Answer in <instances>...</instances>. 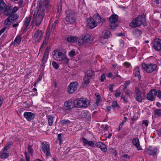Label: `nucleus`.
Returning a JSON list of instances; mask_svg holds the SVG:
<instances>
[{
	"mask_svg": "<svg viewBox=\"0 0 161 161\" xmlns=\"http://www.w3.org/2000/svg\"><path fill=\"white\" fill-rule=\"evenodd\" d=\"M49 3V0H44L42 2H39V9L35 11L32 21V22L36 21L35 25L36 26H39L42 21L44 15L45 9L48 8Z\"/></svg>",
	"mask_w": 161,
	"mask_h": 161,
	"instance_id": "f257e3e1",
	"label": "nucleus"
},
{
	"mask_svg": "<svg viewBox=\"0 0 161 161\" xmlns=\"http://www.w3.org/2000/svg\"><path fill=\"white\" fill-rule=\"evenodd\" d=\"M142 25L144 26L147 25L145 16L144 15H140L134 19L130 24L131 27H136Z\"/></svg>",
	"mask_w": 161,
	"mask_h": 161,
	"instance_id": "f03ea898",
	"label": "nucleus"
},
{
	"mask_svg": "<svg viewBox=\"0 0 161 161\" xmlns=\"http://www.w3.org/2000/svg\"><path fill=\"white\" fill-rule=\"evenodd\" d=\"M66 16L65 20L67 24H73L75 21L76 16L74 10L71 9L66 10L65 11Z\"/></svg>",
	"mask_w": 161,
	"mask_h": 161,
	"instance_id": "7ed1b4c3",
	"label": "nucleus"
},
{
	"mask_svg": "<svg viewBox=\"0 0 161 161\" xmlns=\"http://www.w3.org/2000/svg\"><path fill=\"white\" fill-rule=\"evenodd\" d=\"M40 148L43 152L45 153L46 157L48 158L50 154L49 143L48 142H42Z\"/></svg>",
	"mask_w": 161,
	"mask_h": 161,
	"instance_id": "20e7f679",
	"label": "nucleus"
},
{
	"mask_svg": "<svg viewBox=\"0 0 161 161\" xmlns=\"http://www.w3.org/2000/svg\"><path fill=\"white\" fill-rule=\"evenodd\" d=\"M157 65L155 64H147L143 63L142 65V68L146 70L147 73H151L154 71L156 68Z\"/></svg>",
	"mask_w": 161,
	"mask_h": 161,
	"instance_id": "39448f33",
	"label": "nucleus"
},
{
	"mask_svg": "<svg viewBox=\"0 0 161 161\" xmlns=\"http://www.w3.org/2000/svg\"><path fill=\"white\" fill-rule=\"evenodd\" d=\"M78 87V83L77 81L71 82L67 88V92L71 94L76 91Z\"/></svg>",
	"mask_w": 161,
	"mask_h": 161,
	"instance_id": "423d86ee",
	"label": "nucleus"
},
{
	"mask_svg": "<svg viewBox=\"0 0 161 161\" xmlns=\"http://www.w3.org/2000/svg\"><path fill=\"white\" fill-rule=\"evenodd\" d=\"M152 47L157 51L161 50V40L159 39H154L152 42Z\"/></svg>",
	"mask_w": 161,
	"mask_h": 161,
	"instance_id": "0eeeda50",
	"label": "nucleus"
},
{
	"mask_svg": "<svg viewBox=\"0 0 161 161\" xmlns=\"http://www.w3.org/2000/svg\"><path fill=\"white\" fill-rule=\"evenodd\" d=\"M42 36V31L38 30L35 32L33 40L36 42H39L41 40Z\"/></svg>",
	"mask_w": 161,
	"mask_h": 161,
	"instance_id": "6e6552de",
	"label": "nucleus"
},
{
	"mask_svg": "<svg viewBox=\"0 0 161 161\" xmlns=\"http://www.w3.org/2000/svg\"><path fill=\"white\" fill-rule=\"evenodd\" d=\"M79 114V117L80 119H86L89 120H90L91 119V114L88 111H80Z\"/></svg>",
	"mask_w": 161,
	"mask_h": 161,
	"instance_id": "1a4fd4ad",
	"label": "nucleus"
},
{
	"mask_svg": "<svg viewBox=\"0 0 161 161\" xmlns=\"http://www.w3.org/2000/svg\"><path fill=\"white\" fill-rule=\"evenodd\" d=\"M94 19L92 18L87 19V26L91 29L93 28L97 25V20H95Z\"/></svg>",
	"mask_w": 161,
	"mask_h": 161,
	"instance_id": "9d476101",
	"label": "nucleus"
},
{
	"mask_svg": "<svg viewBox=\"0 0 161 161\" xmlns=\"http://www.w3.org/2000/svg\"><path fill=\"white\" fill-rule=\"evenodd\" d=\"M156 91L154 89H152L147 94V99L150 101H153L156 96Z\"/></svg>",
	"mask_w": 161,
	"mask_h": 161,
	"instance_id": "9b49d317",
	"label": "nucleus"
},
{
	"mask_svg": "<svg viewBox=\"0 0 161 161\" xmlns=\"http://www.w3.org/2000/svg\"><path fill=\"white\" fill-rule=\"evenodd\" d=\"M135 93L136 94V100L140 103L142 102V93L140 89L138 87H136L135 88Z\"/></svg>",
	"mask_w": 161,
	"mask_h": 161,
	"instance_id": "f8f14e48",
	"label": "nucleus"
},
{
	"mask_svg": "<svg viewBox=\"0 0 161 161\" xmlns=\"http://www.w3.org/2000/svg\"><path fill=\"white\" fill-rule=\"evenodd\" d=\"M24 116L26 119L29 121L33 119L35 117V114L31 112H25Z\"/></svg>",
	"mask_w": 161,
	"mask_h": 161,
	"instance_id": "ddd939ff",
	"label": "nucleus"
},
{
	"mask_svg": "<svg viewBox=\"0 0 161 161\" xmlns=\"http://www.w3.org/2000/svg\"><path fill=\"white\" fill-rule=\"evenodd\" d=\"M82 140L83 141L84 146H87L92 147H94L95 146L96 142L95 143L93 141L88 140L84 137H83Z\"/></svg>",
	"mask_w": 161,
	"mask_h": 161,
	"instance_id": "4468645a",
	"label": "nucleus"
},
{
	"mask_svg": "<svg viewBox=\"0 0 161 161\" xmlns=\"http://www.w3.org/2000/svg\"><path fill=\"white\" fill-rule=\"evenodd\" d=\"M11 5L8 4L6 6L5 10L3 11V14L6 16H8L10 14H12Z\"/></svg>",
	"mask_w": 161,
	"mask_h": 161,
	"instance_id": "2eb2a0df",
	"label": "nucleus"
},
{
	"mask_svg": "<svg viewBox=\"0 0 161 161\" xmlns=\"http://www.w3.org/2000/svg\"><path fill=\"white\" fill-rule=\"evenodd\" d=\"M95 146L99 148L103 152H105L107 150L106 145L102 142H96Z\"/></svg>",
	"mask_w": 161,
	"mask_h": 161,
	"instance_id": "dca6fc26",
	"label": "nucleus"
},
{
	"mask_svg": "<svg viewBox=\"0 0 161 161\" xmlns=\"http://www.w3.org/2000/svg\"><path fill=\"white\" fill-rule=\"evenodd\" d=\"M31 19V17L28 18L26 17L25 19L24 26L22 28L23 31L25 32H26V29L29 26Z\"/></svg>",
	"mask_w": 161,
	"mask_h": 161,
	"instance_id": "f3484780",
	"label": "nucleus"
},
{
	"mask_svg": "<svg viewBox=\"0 0 161 161\" xmlns=\"http://www.w3.org/2000/svg\"><path fill=\"white\" fill-rule=\"evenodd\" d=\"M146 152L150 155L153 156L156 154L157 149L156 148H152L150 147L149 148H147Z\"/></svg>",
	"mask_w": 161,
	"mask_h": 161,
	"instance_id": "a211bd4d",
	"label": "nucleus"
},
{
	"mask_svg": "<svg viewBox=\"0 0 161 161\" xmlns=\"http://www.w3.org/2000/svg\"><path fill=\"white\" fill-rule=\"evenodd\" d=\"M133 144L139 150L142 149L141 147L140 146L139 139L138 138H136L133 139L132 141Z\"/></svg>",
	"mask_w": 161,
	"mask_h": 161,
	"instance_id": "6ab92c4d",
	"label": "nucleus"
},
{
	"mask_svg": "<svg viewBox=\"0 0 161 161\" xmlns=\"http://www.w3.org/2000/svg\"><path fill=\"white\" fill-rule=\"evenodd\" d=\"M81 37L83 38L85 43H91L92 41L91 40V36L90 35L86 34L81 36Z\"/></svg>",
	"mask_w": 161,
	"mask_h": 161,
	"instance_id": "aec40b11",
	"label": "nucleus"
},
{
	"mask_svg": "<svg viewBox=\"0 0 161 161\" xmlns=\"http://www.w3.org/2000/svg\"><path fill=\"white\" fill-rule=\"evenodd\" d=\"M64 105L66 107V109L67 110H70L72 108L75 107V105L74 103V102H65L64 103Z\"/></svg>",
	"mask_w": 161,
	"mask_h": 161,
	"instance_id": "412c9836",
	"label": "nucleus"
},
{
	"mask_svg": "<svg viewBox=\"0 0 161 161\" xmlns=\"http://www.w3.org/2000/svg\"><path fill=\"white\" fill-rule=\"evenodd\" d=\"M118 19V16L116 14H113L109 18V20L110 23H116Z\"/></svg>",
	"mask_w": 161,
	"mask_h": 161,
	"instance_id": "4be33fe9",
	"label": "nucleus"
},
{
	"mask_svg": "<svg viewBox=\"0 0 161 161\" xmlns=\"http://www.w3.org/2000/svg\"><path fill=\"white\" fill-rule=\"evenodd\" d=\"M82 102V98L74 100V105H75V107L76 108H80L82 105H81Z\"/></svg>",
	"mask_w": 161,
	"mask_h": 161,
	"instance_id": "5701e85b",
	"label": "nucleus"
},
{
	"mask_svg": "<svg viewBox=\"0 0 161 161\" xmlns=\"http://www.w3.org/2000/svg\"><path fill=\"white\" fill-rule=\"evenodd\" d=\"M85 76H86V77L91 79L94 75V72L91 69H90L87 70L86 72L85 73Z\"/></svg>",
	"mask_w": 161,
	"mask_h": 161,
	"instance_id": "b1692460",
	"label": "nucleus"
},
{
	"mask_svg": "<svg viewBox=\"0 0 161 161\" xmlns=\"http://www.w3.org/2000/svg\"><path fill=\"white\" fill-rule=\"evenodd\" d=\"M93 17L99 23H103L105 22V19L103 17H101L98 13L94 15Z\"/></svg>",
	"mask_w": 161,
	"mask_h": 161,
	"instance_id": "393cba45",
	"label": "nucleus"
},
{
	"mask_svg": "<svg viewBox=\"0 0 161 161\" xmlns=\"http://www.w3.org/2000/svg\"><path fill=\"white\" fill-rule=\"evenodd\" d=\"M78 40V37L76 36H69L67 37V41L69 42L74 43L76 42Z\"/></svg>",
	"mask_w": 161,
	"mask_h": 161,
	"instance_id": "a878e982",
	"label": "nucleus"
},
{
	"mask_svg": "<svg viewBox=\"0 0 161 161\" xmlns=\"http://www.w3.org/2000/svg\"><path fill=\"white\" fill-rule=\"evenodd\" d=\"M136 53V49L135 47H130L129 48L127 53L129 55L134 56Z\"/></svg>",
	"mask_w": 161,
	"mask_h": 161,
	"instance_id": "bb28decb",
	"label": "nucleus"
},
{
	"mask_svg": "<svg viewBox=\"0 0 161 161\" xmlns=\"http://www.w3.org/2000/svg\"><path fill=\"white\" fill-rule=\"evenodd\" d=\"M22 37L20 35L17 36L14 40V46H18L20 44L21 41Z\"/></svg>",
	"mask_w": 161,
	"mask_h": 161,
	"instance_id": "cd10ccee",
	"label": "nucleus"
},
{
	"mask_svg": "<svg viewBox=\"0 0 161 161\" xmlns=\"http://www.w3.org/2000/svg\"><path fill=\"white\" fill-rule=\"evenodd\" d=\"M69 59L66 56L64 57L61 59H58L57 60L59 61L61 64H66L67 65L69 64Z\"/></svg>",
	"mask_w": 161,
	"mask_h": 161,
	"instance_id": "c85d7f7f",
	"label": "nucleus"
},
{
	"mask_svg": "<svg viewBox=\"0 0 161 161\" xmlns=\"http://www.w3.org/2000/svg\"><path fill=\"white\" fill-rule=\"evenodd\" d=\"M90 79H91L86 77V76H85L83 79V82L82 84V86L83 87L86 86L89 83V80Z\"/></svg>",
	"mask_w": 161,
	"mask_h": 161,
	"instance_id": "c756f323",
	"label": "nucleus"
},
{
	"mask_svg": "<svg viewBox=\"0 0 161 161\" xmlns=\"http://www.w3.org/2000/svg\"><path fill=\"white\" fill-rule=\"evenodd\" d=\"M82 102L81 108H84L87 107V106L89 104L90 102L89 100L86 99L84 98H82Z\"/></svg>",
	"mask_w": 161,
	"mask_h": 161,
	"instance_id": "7c9ffc66",
	"label": "nucleus"
},
{
	"mask_svg": "<svg viewBox=\"0 0 161 161\" xmlns=\"http://www.w3.org/2000/svg\"><path fill=\"white\" fill-rule=\"evenodd\" d=\"M8 16H9L8 17L12 22L16 20L18 18V15L16 14H10Z\"/></svg>",
	"mask_w": 161,
	"mask_h": 161,
	"instance_id": "2f4dec72",
	"label": "nucleus"
},
{
	"mask_svg": "<svg viewBox=\"0 0 161 161\" xmlns=\"http://www.w3.org/2000/svg\"><path fill=\"white\" fill-rule=\"evenodd\" d=\"M0 11H3L6 7V4L3 0H0Z\"/></svg>",
	"mask_w": 161,
	"mask_h": 161,
	"instance_id": "473e14b6",
	"label": "nucleus"
},
{
	"mask_svg": "<svg viewBox=\"0 0 161 161\" xmlns=\"http://www.w3.org/2000/svg\"><path fill=\"white\" fill-rule=\"evenodd\" d=\"M111 34L110 32L105 31H104L103 34V37L104 39H108L110 37Z\"/></svg>",
	"mask_w": 161,
	"mask_h": 161,
	"instance_id": "72a5a7b5",
	"label": "nucleus"
},
{
	"mask_svg": "<svg viewBox=\"0 0 161 161\" xmlns=\"http://www.w3.org/2000/svg\"><path fill=\"white\" fill-rule=\"evenodd\" d=\"M47 118L48 119V124L50 126H52L53 125V122L54 117L51 115H48L47 116Z\"/></svg>",
	"mask_w": 161,
	"mask_h": 161,
	"instance_id": "f704fd0d",
	"label": "nucleus"
},
{
	"mask_svg": "<svg viewBox=\"0 0 161 161\" xmlns=\"http://www.w3.org/2000/svg\"><path fill=\"white\" fill-rule=\"evenodd\" d=\"M142 33V31L140 30L136 29L133 31V34L137 36H139Z\"/></svg>",
	"mask_w": 161,
	"mask_h": 161,
	"instance_id": "c9c22d12",
	"label": "nucleus"
},
{
	"mask_svg": "<svg viewBox=\"0 0 161 161\" xmlns=\"http://www.w3.org/2000/svg\"><path fill=\"white\" fill-rule=\"evenodd\" d=\"M134 73L136 76H137L139 77H141L140 75V70L138 67H136L134 69Z\"/></svg>",
	"mask_w": 161,
	"mask_h": 161,
	"instance_id": "e433bc0d",
	"label": "nucleus"
},
{
	"mask_svg": "<svg viewBox=\"0 0 161 161\" xmlns=\"http://www.w3.org/2000/svg\"><path fill=\"white\" fill-rule=\"evenodd\" d=\"M60 122L63 125H68L70 123V120L65 119H61Z\"/></svg>",
	"mask_w": 161,
	"mask_h": 161,
	"instance_id": "4c0bfd02",
	"label": "nucleus"
},
{
	"mask_svg": "<svg viewBox=\"0 0 161 161\" xmlns=\"http://www.w3.org/2000/svg\"><path fill=\"white\" fill-rule=\"evenodd\" d=\"M154 114L157 117H160L161 115V109H156L154 110Z\"/></svg>",
	"mask_w": 161,
	"mask_h": 161,
	"instance_id": "58836bf2",
	"label": "nucleus"
},
{
	"mask_svg": "<svg viewBox=\"0 0 161 161\" xmlns=\"http://www.w3.org/2000/svg\"><path fill=\"white\" fill-rule=\"evenodd\" d=\"M111 106L114 108L118 109L120 108V106L119 105L116 101H114L112 103Z\"/></svg>",
	"mask_w": 161,
	"mask_h": 161,
	"instance_id": "ea45409f",
	"label": "nucleus"
},
{
	"mask_svg": "<svg viewBox=\"0 0 161 161\" xmlns=\"http://www.w3.org/2000/svg\"><path fill=\"white\" fill-rule=\"evenodd\" d=\"M12 144V142H8L3 148V151H6L7 150H8L10 148V146Z\"/></svg>",
	"mask_w": 161,
	"mask_h": 161,
	"instance_id": "a19ab883",
	"label": "nucleus"
},
{
	"mask_svg": "<svg viewBox=\"0 0 161 161\" xmlns=\"http://www.w3.org/2000/svg\"><path fill=\"white\" fill-rule=\"evenodd\" d=\"M12 22L10 19L8 17L4 21V25H7L11 24Z\"/></svg>",
	"mask_w": 161,
	"mask_h": 161,
	"instance_id": "79ce46f5",
	"label": "nucleus"
},
{
	"mask_svg": "<svg viewBox=\"0 0 161 161\" xmlns=\"http://www.w3.org/2000/svg\"><path fill=\"white\" fill-rule=\"evenodd\" d=\"M52 65L53 67L56 69H58L59 68V65L54 61H53Z\"/></svg>",
	"mask_w": 161,
	"mask_h": 161,
	"instance_id": "37998d69",
	"label": "nucleus"
},
{
	"mask_svg": "<svg viewBox=\"0 0 161 161\" xmlns=\"http://www.w3.org/2000/svg\"><path fill=\"white\" fill-rule=\"evenodd\" d=\"M69 56L71 58L75 55V52L74 50H72L69 53Z\"/></svg>",
	"mask_w": 161,
	"mask_h": 161,
	"instance_id": "c03bdc74",
	"label": "nucleus"
},
{
	"mask_svg": "<svg viewBox=\"0 0 161 161\" xmlns=\"http://www.w3.org/2000/svg\"><path fill=\"white\" fill-rule=\"evenodd\" d=\"M4 151H3V153L1 155L2 158H8L9 155L8 154L5 152H4Z\"/></svg>",
	"mask_w": 161,
	"mask_h": 161,
	"instance_id": "a18cd8bd",
	"label": "nucleus"
},
{
	"mask_svg": "<svg viewBox=\"0 0 161 161\" xmlns=\"http://www.w3.org/2000/svg\"><path fill=\"white\" fill-rule=\"evenodd\" d=\"M62 134H59L58 135V140L59 141V144L61 145L63 142V140L62 138L61 137Z\"/></svg>",
	"mask_w": 161,
	"mask_h": 161,
	"instance_id": "49530a36",
	"label": "nucleus"
},
{
	"mask_svg": "<svg viewBox=\"0 0 161 161\" xmlns=\"http://www.w3.org/2000/svg\"><path fill=\"white\" fill-rule=\"evenodd\" d=\"M84 43H85L83 38L80 36V39H79L78 41V44L80 46L83 45Z\"/></svg>",
	"mask_w": 161,
	"mask_h": 161,
	"instance_id": "de8ad7c7",
	"label": "nucleus"
},
{
	"mask_svg": "<svg viewBox=\"0 0 161 161\" xmlns=\"http://www.w3.org/2000/svg\"><path fill=\"white\" fill-rule=\"evenodd\" d=\"M115 23H110V26L111 29H114L118 26Z\"/></svg>",
	"mask_w": 161,
	"mask_h": 161,
	"instance_id": "09e8293b",
	"label": "nucleus"
},
{
	"mask_svg": "<svg viewBox=\"0 0 161 161\" xmlns=\"http://www.w3.org/2000/svg\"><path fill=\"white\" fill-rule=\"evenodd\" d=\"M58 58H61V59L65 56L64 54L63 53L59 51L58 52Z\"/></svg>",
	"mask_w": 161,
	"mask_h": 161,
	"instance_id": "8fccbe9b",
	"label": "nucleus"
},
{
	"mask_svg": "<svg viewBox=\"0 0 161 161\" xmlns=\"http://www.w3.org/2000/svg\"><path fill=\"white\" fill-rule=\"evenodd\" d=\"M50 35V32L48 31L46 32L45 35V39H47L48 40H49V37Z\"/></svg>",
	"mask_w": 161,
	"mask_h": 161,
	"instance_id": "3c124183",
	"label": "nucleus"
},
{
	"mask_svg": "<svg viewBox=\"0 0 161 161\" xmlns=\"http://www.w3.org/2000/svg\"><path fill=\"white\" fill-rule=\"evenodd\" d=\"M48 41V40L47 39H44L43 43L40 47V49H41L42 48H43V47H44V46H45L47 43Z\"/></svg>",
	"mask_w": 161,
	"mask_h": 161,
	"instance_id": "603ef678",
	"label": "nucleus"
},
{
	"mask_svg": "<svg viewBox=\"0 0 161 161\" xmlns=\"http://www.w3.org/2000/svg\"><path fill=\"white\" fill-rule=\"evenodd\" d=\"M28 150L29 152L32 154L33 152V150L32 148V146L31 145H29L28 146Z\"/></svg>",
	"mask_w": 161,
	"mask_h": 161,
	"instance_id": "864d4df0",
	"label": "nucleus"
},
{
	"mask_svg": "<svg viewBox=\"0 0 161 161\" xmlns=\"http://www.w3.org/2000/svg\"><path fill=\"white\" fill-rule=\"evenodd\" d=\"M97 99L96 101V103L97 105H100L99 103L102 101V99L101 97L97 98Z\"/></svg>",
	"mask_w": 161,
	"mask_h": 161,
	"instance_id": "5fc2aeb1",
	"label": "nucleus"
},
{
	"mask_svg": "<svg viewBox=\"0 0 161 161\" xmlns=\"http://www.w3.org/2000/svg\"><path fill=\"white\" fill-rule=\"evenodd\" d=\"M19 9L18 7H14L12 9H11L12 14H14Z\"/></svg>",
	"mask_w": 161,
	"mask_h": 161,
	"instance_id": "6e6d98bb",
	"label": "nucleus"
},
{
	"mask_svg": "<svg viewBox=\"0 0 161 161\" xmlns=\"http://www.w3.org/2000/svg\"><path fill=\"white\" fill-rule=\"evenodd\" d=\"M124 42L122 40H121L120 41L119 46L121 48H123L124 47Z\"/></svg>",
	"mask_w": 161,
	"mask_h": 161,
	"instance_id": "4d7b16f0",
	"label": "nucleus"
},
{
	"mask_svg": "<svg viewBox=\"0 0 161 161\" xmlns=\"http://www.w3.org/2000/svg\"><path fill=\"white\" fill-rule=\"evenodd\" d=\"M106 79V77L104 74H103L101 76L100 80L101 82H103L104 80Z\"/></svg>",
	"mask_w": 161,
	"mask_h": 161,
	"instance_id": "13d9d810",
	"label": "nucleus"
},
{
	"mask_svg": "<svg viewBox=\"0 0 161 161\" xmlns=\"http://www.w3.org/2000/svg\"><path fill=\"white\" fill-rule=\"evenodd\" d=\"M25 156L26 161H30V156L27 155V153L26 152H25Z\"/></svg>",
	"mask_w": 161,
	"mask_h": 161,
	"instance_id": "bf43d9fd",
	"label": "nucleus"
},
{
	"mask_svg": "<svg viewBox=\"0 0 161 161\" xmlns=\"http://www.w3.org/2000/svg\"><path fill=\"white\" fill-rule=\"evenodd\" d=\"M124 65L126 66L127 68H129L131 66V64L129 62H125L124 63Z\"/></svg>",
	"mask_w": 161,
	"mask_h": 161,
	"instance_id": "052dcab7",
	"label": "nucleus"
},
{
	"mask_svg": "<svg viewBox=\"0 0 161 161\" xmlns=\"http://www.w3.org/2000/svg\"><path fill=\"white\" fill-rule=\"evenodd\" d=\"M107 76L109 78H111L113 76V75L111 72H109L107 74Z\"/></svg>",
	"mask_w": 161,
	"mask_h": 161,
	"instance_id": "680f3d73",
	"label": "nucleus"
},
{
	"mask_svg": "<svg viewBox=\"0 0 161 161\" xmlns=\"http://www.w3.org/2000/svg\"><path fill=\"white\" fill-rule=\"evenodd\" d=\"M114 87V85L113 84H111L109 85V90L110 91L112 92L113 90V88Z\"/></svg>",
	"mask_w": 161,
	"mask_h": 161,
	"instance_id": "e2e57ef3",
	"label": "nucleus"
},
{
	"mask_svg": "<svg viewBox=\"0 0 161 161\" xmlns=\"http://www.w3.org/2000/svg\"><path fill=\"white\" fill-rule=\"evenodd\" d=\"M6 29V27H5L3 28H2L0 30V36L1 35V34L3 33L5 30Z\"/></svg>",
	"mask_w": 161,
	"mask_h": 161,
	"instance_id": "0e129e2a",
	"label": "nucleus"
},
{
	"mask_svg": "<svg viewBox=\"0 0 161 161\" xmlns=\"http://www.w3.org/2000/svg\"><path fill=\"white\" fill-rule=\"evenodd\" d=\"M157 97H158L160 99H161V91L160 90L158 91Z\"/></svg>",
	"mask_w": 161,
	"mask_h": 161,
	"instance_id": "69168bd1",
	"label": "nucleus"
},
{
	"mask_svg": "<svg viewBox=\"0 0 161 161\" xmlns=\"http://www.w3.org/2000/svg\"><path fill=\"white\" fill-rule=\"evenodd\" d=\"M3 100L4 98L3 97H0V107L1 106V105H2L3 103Z\"/></svg>",
	"mask_w": 161,
	"mask_h": 161,
	"instance_id": "338daca9",
	"label": "nucleus"
},
{
	"mask_svg": "<svg viewBox=\"0 0 161 161\" xmlns=\"http://www.w3.org/2000/svg\"><path fill=\"white\" fill-rule=\"evenodd\" d=\"M56 25H55L54 24H53V25L52 26L51 28V31L52 32H53L54 30L56 27Z\"/></svg>",
	"mask_w": 161,
	"mask_h": 161,
	"instance_id": "774afa93",
	"label": "nucleus"
}]
</instances>
